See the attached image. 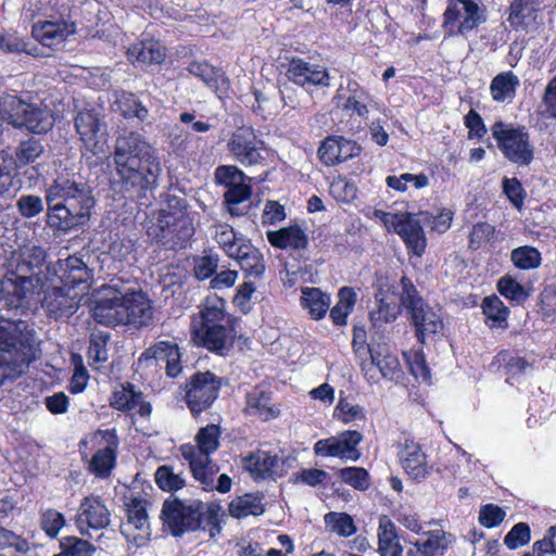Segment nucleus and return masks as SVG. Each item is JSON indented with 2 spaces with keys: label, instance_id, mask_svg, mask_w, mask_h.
<instances>
[{
  "label": "nucleus",
  "instance_id": "ea45409f",
  "mask_svg": "<svg viewBox=\"0 0 556 556\" xmlns=\"http://www.w3.org/2000/svg\"><path fill=\"white\" fill-rule=\"evenodd\" d=\"M519 85L518 77L513 72H505L496 75L490 86V91L493 100L496 102H504L511 99L516 93V88Z\"/></svg>",
  "mask_w": 556,
  "mask_h": 556
},
{
  "label": "nucleus",
  "instance_id": "1a4fd4ad",
  "mask_svg": "<svg viewBox=\"0 0 556 556\" xmlns=\"http://www.w3.org/2000/svg\"><path fill=\"white\" fill-rule=\"evenodd\" d=\"M0 115L14 127H25L33 132H45L52 125L47 112L26 103L14 94L1 98Z\"/></svg>",
  "mask_w": 556,
  "mask_h": 556
},
{
  "label": "nucleus",
  "instance_id": "a18cd8bd",
  "mask_svg": "<svg viewBox=\"0 0 556 556\" xmlns=\"http://www.w3.org/2000/svg\"><path fill=\"white\" fill-rule=\"evenodd\" d=\"M252 188L247 180H241L240 184L235 185L225 192V203L227 204L228 212L232 216H242L245 210L240 207V204L248 201L251 197Z\"/></svg>",
  "mask_w": 556,
  "mask_h": 556
},
{
  "label": "nucleus",
  "instance_id": "de8ad7c7",
  "mask_svg": "<svg viewBox=\"0 0 556 556\" xmlns=\"http://www.w3.org/2000/svg\"><path fill=\"white\" fill-rule=\"evenodd\" d=\"M247 409L250 414L256 415L264 420L276 416V412L270 406L269 394L258 389L248 394Z\"/></svg>",
  "mask_w": 556,
  "mask_h": 556
},
{
  "label": "nucleus",
  "instance_id": "9d476101",
  "mask_svg": "<svg viewBox=\"0 0 556 556\" xmlns=\"http://www.w3.org/2000/svg\"><path fill=\"white\" fill-rule=\"evenodd\" d=\"M42 280L38 273L34 275H24L22 273H11L1 280V294L5 304L11 308H30L37 301L42 289Z\"/></svg>",
  "mask_w": 556,
  "mask_h": 556
},
{
  "label": "nucleus",
  "instance_id": "39448f33",
  "mask_svg": "<svg viewBox=\"0 0 556 556\" xmlns=\"http://www.w3.org/2000/svg\"><path fill=\"white\" fill-rule=\"evenodd\" d=\"M162 519L176 536L198 529L202 522L215 526L218 515L202 503H186L178 498L167 500L162 507Z\"/></svg>",
  "mask_w": 556,
  "mask_h": 556
},
{
  "label": "nucleus",
  "instance_id": "ddd939ff",
  "mask_svg": "<svg viewBox=\"0 0 556 556\" xmlns=\"http://www.w3.org/2000/svg\"><path fill=\"white\" fill-rule=\"evenodd\" d=\"M227 150L243 166L262 165L265 161L264 142L252 128L243 127L233 131L227 141Z\"/></svg>",
  "mask_w": 556,
  "mask_h": 556
},
{
  "label": "nucleus",
  "instance_id": "f8f14e48",
  "mask_svg": "<svg viewBox=\"0 0 556 556\" xmlns=\"http://www.w3.org/2000/svg\"><path fill=\"white\" fill-rule=\"evenodd\" d=\"M220 380L212 372H198L186 384V402L193 416L206 410L216 401Z\"/></svg>",
  "mask_w": 556,
  "mask_h": 556
},
{
  "label": "nucleus",
  "instance_id": "0eeeda50",
  "mask_svg": "<svg viewBox=\"0 0 556 556\" xmlns=\"http://www.w3.org/2000/svg\"><path fill=\"white\" fill-rule=\"evenodd\" d=\"M193 232L191 219L181 210L170 212L161 208L155 222L148 228L150 237L170 248L184 247Z\"/></svg>",
  "mask_w": 556,
  "mask_h": 556
},
{
  "label": "nucleus",
  "instance_id": "6ab92c4d",
  "mask_svg": "<svg viewBox=\"0 0 556 556\" xmlns=\"http://www.w3.org/2000/svg\"><path fill=\"white\" fill-rule=\"evenodd\" d=\"M121 325L147 326L152 319L150 301L141 291H134L121 283Z\"/></svg>",
  "mask_w": 556,
  "mask_h": 556
},
{
  "label": "nucleus",
  "instance_id": "0e129e2a",
  "mask_svg": "<svg viewBox=\"0 0 556 556\" xmlns=\"http://www.w3.org/2000/svg\"><path fill=\"white\" fill-rule=\"evenodd\" d=\"M530 528L525 522L515 525L504 538V543L510 549L525 546L530 542Z\"/></svg>",
  "mask_w": 556,
  "mask_h": 556
},
{
  "label": "nucleus",
  "instance_id": "a878e982",
  "mask_svg": "<svg viewBox=\"0 0 556 556\" xmlns=\"http://www.w3.org/2000/svg\"><path fill=\"white\" fill-rule=\"evenodd\" d=\"M242 466L255 479L281 477L285 472V460L263 450H257L243 457Z\"/></svg>",
  "mask_w": 556,
  "mask_h": 556
},
{
  "label": "nucleus",
  "instance_id": "c9c22d12",
  "mask_svg": "<svg viewBox=\"0 0 556 556\" xmlns=\"http://www.w3.org/2000/svg\"><path fill=\"white\" fill-rule=\"evenodd\" d=\"M35 356L26 355L24 350H0V367L9 379L18 378L28 368Z\"/></svg>",
  "mask_w": 556,
  "mask_h": 556
},
{
  "label": "nucleus",
  "instance_id": "6e6d98bb",
  "mask_svg": "<svg viewBox=\"0 0 556 556\" xmlns=\"http://www.w3.org/2000/svg\"><path fill=\"white\" fill-rule=\"evenodd\" d=\"M497 289L503 296L518 304L526 301L529 296L525 287L509 275H506L498 280Z\"/></svg>",
  "mask_w": 556,
  "mask_h": 556
},
{
  "label": "nucleus",
  "instance_id": "4468645a",
  "mask_svg": "<svg viewBox=\"0 0 556 556\" xmlns=\"http://www.w3.org/2000/svg\"><path fill=\"white\" fill-rule=\"evenodd\" d=\"M126 510L127 521L121 525V533L128 542V552L134 554V547H142L150 541L151 532L146 502L139 498H132L127 504Z\"/></svg>",
  "mask_w": 556,
  "mask_h": 556
},
{
  "label": "nucleus",
  "instance_id": "aec40b11",
  "mask_svg": "<svg viewBox=\"0 0 556 556\" xmlns=\"http://www.w3.org/2000/svg\"><path fill=\"white\" fill-rule=\"evenodd\" d=\"M397 456L403 470L412 480L422 482L431 475L432 466L419 443L405 439L400 444Z\"/></svg>",
  "mask_w": 556,
  "mask_h": 556
},
{
  "label": "nucleus",
  "instance_id": "c85d7f7f",
  "mask_svg": "<svg viewBox=\"0 0 556 556\" xmlns=\"http://www.w3.org/2000/svg\"><path fill=\"white\" fill-rule=\"evenodd\" d=\"M182 457L188 460L190 469L204 489H214V477L219 468L215 465L210 456L203 454H195L193 445L185 444L180 446Z\"/></svg>",
  "mask_w": 556,
  "mask_h": 556
},
{
  "label": "nucleus",
  "instance_id": "b1692460",
  "mask_svg": "<svg viewBox=\"0 0 556 556\" xmlns=\"http://www.w3.org/2000/svg\"><path fill=\"white\" fill-rule=\"evenodd\" d=\"M287 77L290 81L302 87H328L330 85V75L325 66L308 63L302 59H292L290 61Z\"/></svg>",
  "mask_w": 556,
  "mask_h": 556
},
{
  "label": "nucleus",
  "instance_id": "6e6552de",
  "mask_svg": "<svg viewBox=\"0 0 556 556\" xmlns=\"http://www.w3.org/2000/svg\"><path fill=\"white\" fill-rule=\"evenodd\" d=\"M491 130L498 149L506 159L521 166H527L532 162L534 149L525 127L496 122Z\"/></svg>",
  "mask_w": 556,
  "mask_h": 556
},
{
  "label": "nucleus",
  "instance_id": "e433bc0d",
  "mask_svg": "<svg viewBox=\"0 0 556 556\" xmlns=\"http://www.w3.org/2000/svg\"><path fill=\"white\" fill-rule=\"evenodd\" d=\"M301 304L312 318L320 319L328 312L331 298L328 293L323 292L319 288H302Z\"/></svg>",
  "mask_w": 556,
  "mask_h": 556
},
{
  "label": "nucleus",
  "instance_id": "5fc2aeb1",
  "mask_svg": "<svg viewBox=\"0 0 556 556\" xmlns=\"http://www.w3.org/2000/svg\"><path fill=\"white\" fill-rule=\"evenodd\" d=\"M13 159L4 151L0 152V195L17 190L18 181L12 175Z\"/></svg>",
  "mask_w": 556,
  "mask_h": 556
},
{
  "label": "nucleus",
  "instance_id": "69168bd1",
  "mask_svg": "<svg viewBox=\"0 0 556 556\" xmlns=\"http://www.w3.org/2000/svg\"><path fill=\"white\" fill-rule=\"evenodd\" d=\"M75 370L70 383V390L72 393H80L85 390L89 375L86 367L83 364V357L79 354L72 355Z\"/></svg>",
  "mask_w": 556,
  "mask_h": 556
},
{
  "label": "nucleus",
  "instance_id": "58836bf2",
  "mask_svg": "<svg viewBox=\"0 0 556 556\" xmlns=\"http://www.w3.org/2000/svg\"><path fill=\"white\" fill-rule=\"evenodd\" d=\"M213 236L219 248L227 254L233 255L237 249L247 240L244 236L235 231L227 224H215L213 226Z\"/></svg>",
  "mask_w": 556,
  "mask_h": 556
},
{
  "label": "nucleus",
  "instance_id": "4c0bfd02",
  "mask_svg": "<svg viewBox=\"0 0 556 556\" xmlns=\"http://www.w3.org/2000/svg\"><path fill=\"white\" fill-rule=\"evenodd\" d=\"M357 294L353 288L342 287L338 292V302L329 311V316L336 326H344L348 317L354 309Z\"/></svg>",
  "mask_w": 556,
  "mask_h": 556
},
{
  "label": "nucleus",
  "instance_id": "f704fd0d",
  "mask_svg": "<svg viewBox=\"0 0 556 556\" xmlns=\"http://www.w3.org/2000/svg\"><path fill=\"white\" fill-rule=\"evenodd\" d=\"M128 59L142 65L160 64L165 59V48L157 41H142L127 51Z\"/></svg>",
  "mask_w": 556,
  "mask_h": 556
},
{
  "label": "nucleus",
  "instance_id": "bb28decb",
  "mask_svg": "<svg viewBox=\"0 0 556 556\" xmlns=\"http://www.w3.org/2000/svg\"><path fill=\"white\" fill-rule=\"evenodd\" d=\"M453 542V534L442 529L427 531L409 544L406 556H443Z\"/></svg>",
  "mask_w": 556,
  "mask_h": 556
},
{
  "label": "nucleus",
  "instance_id": "e2e57ef3",
  "mask_svg": "<svg viewBox=\"0 0 556 556\" xmlns=\"http://www.w3.org/2000/svg\"><path fill=\"white\" fill-rule=\"evenodd\" d=\"M538 4V0H513L509 21L513 24H523L526 18L532 16Z\"/></svg>",
  "mask_w": 556,
  "mask_h": 556
},
{
  "label": "nucleus",
  "instance_id": "09e8293b",
  "mask_svg": "<svg viewBox=\"0 0 556 556\" xmlns=\"http://www.w3.org/2000/svg\"><path fill=\"white\" fill-rule=\"evenodd\" d=\"M116 454L114 448L106 446L99 450L91 458L88 469L97 477L106 478L115 466Z\"/></svg>",
  "mask_w": 556,
  "mask_h": 556
},
{
  "label": "nucleus",
  "instance_id": "f03ea898",
  "mask_svg": "<svg viewBox=\"0 0 556 556\" xmlns=\"http://www.w3.org/2000/svg\"><path fill=\"white\" fill-rule=\"evenodd\" d=\"M46 202L48 225L70 231L89 220L94 198L91 188L80 177L61 175L47 188Z\"/></svg>",
  "mask_w": 556,
  "mask_h": 556
},
{
  "label": "nucleus",
  "instance_id": "cd10ccee",
  "mask_svg": "<svg viewBox=\"0 0 556 556\" xmlns=\"http://www.w3.org/2000/svg\"><path fill=\"white\" fill-rule=\"evenodd\" d=\"M361 152V147L352 140L342 137H328L318 149L319 160L326 166L345 162Z\"/></svg>",
  "mask_w": 556,
  "mask_h": 556
},
{
  "label": "nucleus",
  "instance_id": "393cba45",
  "mask_svg": "<svg viewBox=\"0 0 556 556\" xmlns=\"http://www.w3.org/2000/svg\"><path fill=\"white\" fill-rule=\"evenodd\" d=\"M395 220L392 230L401 236L407 249L416 256H421L426 250L427 241L420 222L409 213L390 217Z\"/></svg>",
  "mask_w": 556,
  "mask_h": 556
},
{
  "label": "nucleus",
  "instance_id": "7ed1b4c3",
  "mask_svg": "<svg viewBox=\"0 0 556 556\" xmlns=\"http://www.w3.org/2000/svg\"><path fill=\"white\" fill-rule=\"evenodd\" d=\"M61 270L62 286L49 290L42 303L47 314L55 319L73 315L89 289V270L80 257H67Z\"/></svg>",
  "mask_w": 556,
  "mask_h": 556
},
{
  "label": "nucleus",
  "instance_id": "338daca9",
  "mask_svg": "<svg viewBox=\"0 0 556 556\" xmlns=\"http://www.w3.org/2000/svg\"><path fill=\"white\" fill-rule=\"evenodd\" d=\"M16 207L23 217L31 218L43 211V202L38 195L24 194L17 200Z\"/></svg>",
  "mask_w": 556,
  "mask_h": 556
},
{
  "label": "nucleus",
  "instance_id": "2eb2a0df",
  "mask_svg": "<svg viewBox=\"0 0 556 556\" xmlns=\"http://www.w3.org/2000/svg\"><path fill=\"white\" fill-rule=\"evenodd\" d=\"M74 122L84 147L93 154L101 152L106 129L100 113L96 109L85 108L77 113Z\"/></svg>",
  "mask_w": 556,
  "mask_h": 556
},
{
  "label": "nucleus",
  "instance_id": "72a5a7b5",
  "mask_svg": "<svg viewBox=\"0 0 556 556\" xmlns=\"http://www.w3.org/2000/svg\"><path fill=\"white\" fill-rule=\"evenodd\" d=\"M188 71L191 75L201 79L210 89L219 92V97L226 92L228 80L222 70L206 62H192Z\"/></svg>",
  "mask_w": 556,
  "mask_h": 556
},
{
  "label": "nucleus",
  "instance_id": "412c9836",
  "mask_svg": "<svg viewBox=\"0 0 556 556\" xmlns=\"http://www.w3.org/2000/svg\"><path fill=\"white\" fill-rule=\"evenodd\" d=\"M41 343L34 325L0 319V348H35Z\"/></svg>",
  "mask_w": 556,
  "mask_h": 556
},
{
  "label": "nucleus",
  "instance_id": "c756f323",
  "mask_svg": "<svg viewBox=\"0 0 556 556\" xmlns=\"http://www.w3.org/2000/svg\"><path fill=\"white\" fill-rule=\"evenodd\" d=\"M362 352L359 356L364 358L363 370L369 371L376 367L387 379L399 378L400 361L390 350H362Z\"/></svg>",
  "mask_w": 556,
  "mask_h": 556
},
{
  "label": "nucleus",
  "instance_id": "c03bdc74",
  "mask_svg": "<svg viewBox=\"0 0 556 556\" xmlns=\"http://www.w3.org/2000/svg\"><path fill=\"white\" fill-rule=\"evenodd\" d=\"M228 509L229 514L238 519L248 516H260L264 513L261 498L253 494H244L243 496L232 500Z\"/></svg>",
  "mask_w": 556,
  "mask_h": 556
},
{
  "label": "nucleus",
  "instance_id": "79ce46f5",
  "mask_svg": "<svg viewBox=\"0 0 556 556\" xmlns=\"http://www.w3.org/2000/svg\"><path fill=\"white\" fill-rule=\"evenodd\" d=\"M0 50L8 53H26L33 56H46L42 49L31 45L16 33L0 34Z\"/></svg>",
  "mask_w": 556,
  "mask_h": 556
},
{
  "label": "nucleus",
  "instance_id": "20e7f679",
  "mask_svg": "<svg viewBox=\"0 0 556 556\" xmlns=\"http://www.w3.org/2000/svg\"><path fill=\"white\" fill-rule=\"evenodd\" d=\"M401 286V303L410 313L418 342L422 345L435 344L443 330L441 316L422 301L407 277H402Z\"/></svg>",
  "mask_w": 556,
  "mask_h": 556
},
{
  "label": "nucleus",
  "instance_id": "680f3d73",
  "mask_svg": "<svg viewBox=\"0 0 556 556\" xmlns=\"http://www.w3.org/2000/svg\"><path fill=\"white\" fill-rule=\"evenodd\" d=\"M330 193L338 201L351 202L356 198L357 188L346 178L338 177L330 185Z\"/></svg>",
  "mask_w": 556,
  "mask_h": 556
},
{
  "label": "nucleus",
  "instance_id": "4d7b16f0",
  "mask_svg": "<svg viewBox=\"0 0 556 556\" xmlns=\"http://www.w3.org/2000/svg\"><path fill=\"white\" fill-rule=\"evenodd\" d=\"M339 478L356 490H367L369 488V473L362 467H346L339 471Z\"/></svg>",
  "mask_w": 556,
  "mask_h": 556
},
{
  "label": "nucleus",
  "instance_id": "3c124183",
  "mask_svg": "<svg viewBox=\"0 0 556 556\" xmlns=\"http://www.w3.org/2000/svg\"><path fill=\"white\" fill-rule=\"evenodd\" d=\"M325 523L340 536H351L356 532L353 518L345 513L330 511L324 517Z\"/></svg>",
  "mask_w": 556,
  "mask_h": 556
},
{
  "label": "nucleus",
  "instance_id": "473e14b6",
  "mask_svg": "<svg viewBox=\"0 0 556 556\" xmlns=\"http://www.w3.org/2000/svg\"><path fill=\"white\" fill-rule=\"evenodd\" d=\"M378 553L380 556H402L403 554L396 527L387 516L379 518Z\"/></svg>",
  "mask_w": 556,
  "mask_h": 556
},
{
  "label": "nucleus",
  "instance_id": "8fccbe9b",
  "mask_svg": "<svg viewBox=\"0 0 556 556\" xmlns=\"http://www.w3.org/2000/svg\"><path fill=\"white\" fill-rule=\"evenodd\" d=\"M140 402V391L135 386L127 382L119 391H115L112 395L111 405L123 412H130L137 408Z\"/></svg>",
  "mask_w": 556,
  "mask_h": 556
},
{
  "label": "nucleus",
  "instance_id": "7c9ffc66",
  "mask_svg": "<svg viewBox=\"0 0 556 556\" xmlns=\"http://www.w3.org/2000/svg\"><path fill=\"white\" fill-rule=\"evenodd\" d=\"M249 276L261 277L266 268L263 254L248 239L230 256Z\"/></svg>",
  "mask_w": 556,
  "mask_h": 556
},
{
  "label": "nucleus",
  "instance_id": "13d9d810",
  "mask_svg": "<svg viewBox=\"0 0 556 556\" xmlns=\"http://www.w3.org/2000/svg\"><path fill=\"white\" fill-rule=\"evenodd\" d=\"M61 549L67 556H92L96 552L94 545L76 536L63 538Z\"/></svg>",
  "mask_w": 556,
  "mask_h": 556
},
{
  "label": "nucleus",
  "instance_id": "dca6fc26",
  "mask_svg": "<svg viewBox=\"0 0 556 556\" xmlns=\"http://www.w3.org/2000/svg\"><path fill=\"white\" fill-rule=\"evenodd\" d=\"M363 441V434L356 430H348L334 437L319 440L314 445V452L319 456L339 457L356 462L361 457L357 445Z\"/></svg>",
  "mask_w": 556,
  "mask_h": 556
},
{
  "label": "nucleus",
  "instance_id": "2f4dec72",
  "mask_svg": "<svg viewBox=\"0 0 556 556\" xmlns=\"http://www.w3.org/2000/svg\"><path fill=\"white\" fill-rule=\"evenodd\" d=\"M266 238L269 243L278 249H304L307 245V237L300 226L293 225L280 228L279 230H268Z\"/></svg>",
  "mask_w": 556,
  "mask_h": 556
},
{
  "label": "nucleus",
  "instance_id": "37998d69",
  "mask_svg": "<svg viewBox=\"0 0 556 556\" xmlns=\"http://www.w3.org/2000/svg\"><path fill=\"white\" fill-rule=\"evenodd\" d=\"M482 312L485 323L491 328H505L507 326L508 308L495 295L483 300Z\"/></svg>",
  "mask_w": 556,
  "mask_h": 556
},
{
  "label": "nucleus",
  "instance_id": "603ef678",
  "mask_svg": "<svg viewBox=\"0 0 556 556\" xmlns=\"http://www.w3.org/2000/svg\"><path fill=\"white\" fill-rule=\"evenodd\" d=\"M155 482L163 491L174 492L181 489L186 480L172 466L163 465L155 472Z\"/></svg>",
  "mask_w": 556,
  "mask_h": 556
},
{
  "label": "nucleus",
  "instance_id": "864d4df0",
  "mask_svg": "<svg viewBox=\"0 0 556 556\" xmlns=\"http://www.w3.org/2000/svg\"><path fill=\"white\" fill-rule=\"evenodd\" d=\"M541 253L529 245L519 247L511 252V261L521 269L536 268L541 264Z\"/></svg>",
  "mask_w": 556,
  "mask_h": 556
},
{
  "label": "nucleus",
  "instance_id": "f257e3e1",
  "mask_svg": "<svg viewBox=\"0 0 556 556\" xmlns=\"http://www.w3.org/2000/svg\"><path fill=\"white\" fill-rule=\"evenodd\" d=\"M113 160L126 197H142L157 186L162 167L156 150L141 135L130 132L116 139Z\"/></svg>",
  "mask_w": 556,
  "mask_h": 556
},
{
  "label": "nucleus",
  "instance_id": "774afa93",
  "mask_svg": "<svg viewBox=\"0 0 556 556\" xmlns=\"http://www.w3.org/2000/svg\"><path fill=\"white\" fill-rule=\"evenodd\" d=\"M43 151L42 146L36 139H29L21 142L16 151L17 161L23 164H29L34 162Z\"/></svg>",
  "mask_w": 556,
  "mask_h": 556
},
{
  "label": "nucleus",
  "instance_id": "4be33fe9",
  "mask_svg": "<svg viewBox=\"0 0 556 556\" xmlns=\"http://www.w3.org/2000/svg\"><path fill=\"white\" fill-rule=\"evenodd\" d=\"M75 31L76 25L65 20L38 21L31 27L34 39L50 49H59Z\"/></svg>",
  "mask_w": 556,
  "mask_h": 556
},
{
  "label": "nucleus",
  "instance_id": "5701e85b",
  "mask_svg": "<svg viewBox=\"0 0 556 556\" xmlns=\"http://www.w3.org/2000/svg\"><path fill=\"white\" fill-rule=\"evenodd\" d=\"M81 534H88L89 529L100 530L110 525V511L98 497H85L75 518Z\"/></svg>",
  "mask_w": 556,
  "mask_h": 556
},
{
  "label": "nucleus",
  "instance_id": "9b49d317",
  "mask_svg": "<svg viewBox=\"0 0 556 556\" xmlns=\"http://www.w3.org/2000/svg\"><path fill=\"white\" fill-rule=\"evenodd\" d=\"M486 20L485 11L472 0H448L443 27L448 35L466 36Z\"/></svg>",
  "mask_w": 556,
  "mask_h": 556
},
{
  "label": "nucleus",
  "instance_id": "49530a36",
  "mask_svg": "<svg viewBox=\"0 0 556 556\" xmlns=\"http://www.w3.org/2000/svg\"><path fill=\"white\" fill-rule=\"evenodd\" d=\"M220 430L217 425L202 427L195 435L197 445H193L195 454L210 456L219 446Z\"/></svg>",
  "mask_w": 556,
  "mask_h": 556
},
{
  "label": "nucleus",
  "instance_id": "a19ab883",
  "mask_svg": "<svg viewBox=\"0 0 556 556\" xmlns=\"http://www.w3.org/2000/svg\"><path fill=\"white\" fill-rule=\"evenodd\" d=\"M46 260V252L41 247L35 244H27L21 249V263L17 265L16 270L24 275L40 274V268Z\"/></svg>",
  "mask_w": 556,
  "mask_h": 556
},
{
  "label": "nucleus",
  "instance_id": "423d86ee",
  "mask_svg": "<svg viewBox=\"0 0 556 556\" xmlns=\"http://www.w3.org/2000/svg\"><path fill=\"white\" fill-rule=\"evenodd\" d=\"M225 319V301L216 294L208 295L201 309L200 325H193L195 344L203 348H224L226 329L219 323Z\"/></svg>",
  "mask_w": 556,
  "mask_h": 556
},
{
  "label": "nucleus",
  "instance_id": "f3484780",
  "mask_svg": "<svg viewBox=\"0 0 556 556\" xmlns=\"http://www.w3.org/2000/svg\"><path fill=\"white\" fill-rule=\"evenodd\" d=\"M121 283L104 286L90 304V312L96 321L108 326L121 325Z\"/></svg>",
  "mask_w": 556,
  "mask_h": 556
},
{
  "label": "nucleus",
  "instance_id": "bf43d9fd",
  "mask_svg": "<svg viewBox=\"0 0 556 556\" xmlns=\"http://www.w3.org/2000/svg\"><path fill=\"white\" fill-rule=\"evenodd\" d=\"M348 88L352 94L348 97L345 103L343 104V109L353 111L358 116H366L368 109L364 101L367 99V93L359 89V86L356 81H350Z\"/></svg>",
  "mask_w": 556,
  "mask_h": 556
},
{
  "label": "nucleus",
  "instance_id": "a211bd4d",
  "mask_svg": "<svg viewBox=\"0 0 556 556\" xmlns=\"http://www.w3.org/2000/svg\"><path fill=\"white\" fill-rule=\"evenodd\" d=\"M375 299L378 304L377 308L369 313L371 323L370 332L372 340L380 344L379 340L382 338L380 328L384 324L394 321L401 313V306L397 304V298L392 287L388 283H381L378 291L375 293Z\"/></svg>",
  "mask_w": 556,
  "mask_h": 556
},
{
  "label": "nucleus",
  "instance_id": "052dcab7",
  "mask_svg": "<svg viewBox=\"0 0 556 556\" xmlns=\"http://www.w3.org/2000/svg\"><path fill=\"white\" fill-rule=\"evenodd\" d=\"M216 182L230 188L241 182V180L250 181L244 173L235 165H222L215 169Z\"/></svg>",
  "mask_w": 556,
  "mask_h": 556
}]
</instances>
